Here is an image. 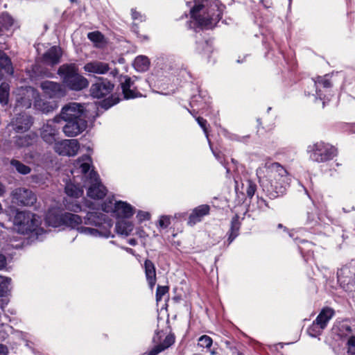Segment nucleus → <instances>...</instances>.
Here are the masks:
<instances>
[{
	"mask_svg": "<svg viewBox=\"0 0 355 355\" xmlns=\"http://www.w3.org/2000/svg\"><path fill=\"white\" fill-rule=\"evenodd\" d=\"M10 86L6 83L0 85V103L6 105L8 102Z\"/></svg>",
	"mask_w": 355,
	"mask_h": 355,
	"instance_id": "obj_36",
	"label": "nucleus"
},
{
	"mask_svg": "<svg viewBox=\"0 0 355 355\" xmlns=\"http://www.w3.org/2000/svg\"><path fill=\"white\" fill-rule=\"evenodd\" d=\"M170 218L166 216H162L159 220V226L162 228H166L170 225Z\"/></svg>",
	"mask_w": 355,
	"mask_h": 355,
	"instance_id": "obj_46",
	"label": "nucleus"
},
{
	"mask_svg": "<svg viewBox=\"0 0 355 355\" xmlns=\"http://www.w3.org/2000/svg\"><path fill=\"white\" fill-rule=\"evenodd\" d=\"M278 227H279V228H280V227H282V224H279V225H278Z\"/></svg>",
	"mask_w": 355,
	"mask_h": 355,
	"instance_id": "obj_61",
	"label": "nucleus"
},
{
	"mask_svg": "<svg viewBox=\"0 0 355 355\" xmlns=\"http://www.w3.org/2000/svg\"><path fill=\"white\" fill-rule=\"evenodd\" d=\"M11 279L8 277H3L0 282V296H7L11 290Z\"/></svg>",
	"mask_w": 355,
	"mask_h": 355,
	"instance_id": "obj_37",
	"label": "nucleus"
},
{
	"mask_svg": "<svg viewBox=\"0 0 355 355\" xmlns=\"http://www.w3.org/2000/svg\"><path fill=\"white\" fill-rule=\"evenodd\" d=\"M189 113H190L191 115H193V113L191 111H189Z\"/></svg>",
	"mask_w": 355,
	"mask_h": 355,
	"instance_id": "obj_63",
	"label": "nucleus"
},
{
	"mask_svg": "<svg viewBox=\"0 0 355 355\" xmlns=\"http://www.w3.org/2000/svg\"><path fill=\"white\" fill-rule=\"evenodd\" d=\"M0 67L3 69L7 73L12 74L13 68L10 59L2 51L0 50Z\"/></svg>",
	"mask_w": 355,
	"mask_h": 355,
	"instance_id": "obj_34",
	"label": "nucleus"
},
{
	"mask_svg": "<svg viewBox=\"0 0 355 355\" xmlns=\"http://www.w3.org/2000/svg\"><path fill=\"white\" fill-rule=\"evenodd\" d=\"M55 150L62 155L73 156L79 149V144L76 139H64L56 142L55 144Z\"/></svg>",
	"mask_w": 355,
	"mask_h": 355,
	"instance_id": "obj_19",
	"label": "nucleus"
},
{
	"mask_svg": "<svg viewBox=\"0 0 355 355\" xmlns=\"http://www.w3.org/2000/svg\"><path fill=\"white\" fill-rule=\"evenodd\" d=\"M125 250L129 253H132L133 252V250L129 248H125Z\"/></svg>",
	"mask_w": 355,
	"mask_h": 355,
	"instance_id": "obj_56",
	"label": "nucleus"
},
{
	"mask_svg": "<svg viewBox=\"0 0 355 355\" xmlns=\"http://www.w3.org/2000/svg\"><path fill=\"white\" fill-rule=\"evenodd\" d=\"M118 73L117 70L114 69L110 72L111 74L115 76Z\"/></svg>",
	"mask_w": 355,
	"mask_h": 355,
	"instance_id": "obj_57",
	"label": "nucleus"
},
{
	"mask_svg": "<svg viewBox=\"0 0 355 355\" xmlns=\"http://www.w3.org/2000/svg\"><path fill=\"white\" fill-rule=\"evenodd\" d=\"M168 291L167 286H158L156 291V300L160 301L163 297Z\"/></svg>",
	"mask_w": 355,
	"mask_h": 355,
	"instance_id": "obj_45",
	"label": "nucleus"
},
{
	"mask_svg": "<svg viewBox=\"0 0 355 355\" xmlns=\"http://www.w3.org/2000/svg\"><path fill=\"white\" fill-rule=\"evenodd\" d=\"M348 273H349L348 268L344 267V268L340 269L337 272V277H338V282H340L341 284H349L350 281L347 279L348 278V275H347Z\"/></svg>",
	"mask_w": 355,
	"mask_h": 355,
	"instance_id": "obj_39",
	"label": "nucleus"
},
{
	"mask_svg": "<svg viewBox=\"0 0 355 355\" xmlns=\"http://www.w3.org/2000/svg\"><path fill=\"white\" fill-rule=\"evenodd\" d=\"M132 17L134 20H138L139 21H143L145 20V17L142 15L140 12H137L135 9H132Z\"/></svg>",
	"mask_w": 355,
	"mask_h": 355,
	"instance_id": "obj_48",
	"label": "nucleus"
},
{
	"mask_svg": "<svg viewBox=\"0 0 355 355\" xmlns=\"http://www.w3.org/2000/svg\"><path fill=\"white\" fill-rule=\"evenodd\" d=\"M67 209L73 212H78L82 210L81 207L80 205L75 203V204H70L67 205Z\"/></svg>",
	"mask_w": 355,
	"mask_h": 355,
	"instance_id": "obj_50",
	"label": "nucleus"
},
{
	"mask_svg": "<svg viewBox=\"0 0 355 355\" xmlns=\"http://www.w3.org/2000/svg\"><path fill=\"white\" fill-rule=\"evenodd\" d=\"M128 243L134 246L137 245V241L135 239H131L128 241Z\"/></svg>",
	"mask_w": 355,
	"mask_h": 355,
	"instance_id": "obj_54",
	"label": "nucleus"
},
{
	"mask_svg": "<svg viewBox=\"0 0 355 355\" xmlns=\"http://www.w3.org/2000/svg\"><path fill=\"white\" fill-rule=\"evenodd\" d=\"M223 8L216 1L195 0L191 17L199 26L212 28L221 19Z\"/></svg>",
	"mask_w": 355,
	"mask_h": 355,
	"instance_id": "obj_3",
	"label": "nucleus"
},
{
	"mask_svg": "<svg viewBox=\"0 0 355 355\" xmlns=\"http://www.w3.org/2000/svg\"><path fill=\"white\" fill-rule=\"evenodd\" d=\"M214 154L215 157H216V159L222 163V161H221V159H220V157L219 156V155H217L215 153H214Z\"/></svg>",
	"mask_w": 355,
	"mask_h": 355,
	"instance_id": "obj_55",
	"label": "nucleus"
},
{
	"mask_svg": "<svg viewBox=\"0 0 355 355\" xmlns=\"http://www.w3.org/2000/svg\"><path fill=\"white\" fill-rule=\"evenodd\" d=\"M40 87L49 98H61L67 94L65 87L60 83L45 80L40 83Z\"/></svg>",
	"mask_w": 355,
	"mask_h": 355,
	"instance_id": "obj_12",
	"label": "nucleus"
},
{
	"mask_svg": "<svg viewBox=\"0 0 355 355\" xmlns=\"http://www.w3.org/2000/svg\"><path fill=\"white\" fill-rule=\"evenodd\" d=\"M60 121L62 120H79L85 119L84 107L78 103H69L62 109L60 114Z\"/></svg>",
	"mask_w": 355,
	"mask_h": 355,
	"instance_id": "obj_13",
	"label": "nucleus"
},
{
	"mask_svg": "<svg viewBox=\"0 0 355 355\" xmlns=\"http://www.w3.org/2000/svg\"><path fill=\"white\" fill-rule=\"evenodd\" d=\"M45 220L49 226L57 227L63 225L64 214L58 209L51 208L49 209Z\"/></svg>",
	"mask_w": 355,
	"mask_h": 355,
	"instance_id": "obj_23",
	"label": "nucleus"
},
{
	"mask_svg": "<svg viewBox=\"0 0 355 355\" xmlns=\"http://www.w3.org/2000/svg\"><path fill=\"white\" fill-rule=\"evenodd\" d=\"M12 200L19 205L31 206L37 201L36 195L30 189L17 188L12 192Z\"/></svg>",
	"mask_w": 355,
	"mask_h": 355,
	"instance_id": "obj_14",
	"label": "nucleus"
},
{
	"mask_svg": "<svg viewBox=\"0 0 355 355\" xmlns=\"http://www.w3.org/2000/svg\"><path fill=\"white\" fill-rule=\"evenodd\" d=\"M0 19L1 23L7 28L10 27L13 24L14 20L12 17L7 13L3 14L1 16Z\"/></svg>",
	"mask_w": 355,
	"mask_h": 355,
	"instance_id": "obj_42",
	"label": "nucleus"
},
{
	"mask_svg": "<svg viewBox=\"0 0 355 355\" xmlns=\"http://www.w3.org/2000/svg\"><path fill=\"white\" fill-rule=\"evenodd\" d=\"M121 88L125 98L129 99L137 97L138 92L135 90L134 81L131 78L124 77V81L121 82Z\"/></svg>",
	"mask_w": 355,
	"mask_h": 355,
	"instance_id": "obj_27",
	"label": "nucleus"
},
{
	"mask_svg": "<svg viewBox=\"0 0 355 355\" xmlns=\"http://www.w3.org/2000/svg\"><path fill=\"white\" fill-rule=\"evenodd\" d=\"M82 223L83 220L80 216L69 212L64 213L63 225H66L73 229L78 230Z\"/></svg>",
	"mask_w": 355,
	"mask_h": 355,
	"instance_id": "obj_28",
	"label": "nucleus"
},
{
	"mask_svg": "<svg viewBox=\"0 0 355 355\" xmlns=\"http://www.w3.org/2000/svg\"><path fill=\"white\" fill-rule=\"evenodd\" d=\"M162 332H156L153 338V342L155 346L148 353H145L143 355H157L168 349L175 343V336L172 334L167 335L163 340H162Z\"/></svg>",
	"mask_w": 355,
	"mask_h": 355,
	"instance_id": "obj_11",
	"label": "nucleus"
},
{
	"mask_svg": "<svg viewBox=\"0 0 355 355\" xmlns=\"http://www.w3.org/2000/svg\"><path fill=\"white\" fill-rule=\"evenodd\" d=\"M65 124L62 126V130L65 136L68 137H73L77 136L85 130L87 125L85 119L79 120H63Z\"/></svg>",
	"mask_w": 355,
	"mask_h": 355,
	"instance_id": "obj_17",
	"label": "nucleus"
},
{
	"mask_svg": "<svg viewBox=\"0 0 355 355\" xmlns=\"http://www.w3.org/2000/svg\"><path fill=\"white\" fill-rule=\"evenodd\" d=\"M334 311L329 307L322 309L313 324L308 329V333L312 337L320 335L326 328L329 320L333 318Z\"/></svg>",
	"mask_w": 355,
	"mask_h": 355,
	"instance_id": "obj_8",
	"label": "nucleus"
},
{
	"mask_svg": "<svg viewBox=\"0 0 355 355\" xmlns=\"http://www.w3.org/2000/svg\"><path fill=\"white\" fill-rule=\"evenodd\" d=\"M8 354V347L6 345L0 344V355H7Z\"/></svg>",
	"mask_w": 355,
	"mask_h": 355,
	"instance_id": "obj_52",
	"label": "nucleus"
},
{
	"mask_svg": "<svg viewBox=\"0 0 355 355\" xmlns=\"http://www.w3.org/2000/svg\"><path fill=\"white\" fill-rule=\"evenodd\" d=\"M60 122V118L56 116L53 119L47 121L42 125L40 129V136L44 141L49 144H55L60 129L58 124Z\"/></svg>",
	"mask_w": 355,
	"mask_h": 355,
	"instance_id": "obj_9",
	"label": "nucleus"
},
{
	"mask_svg": "<svg viewBox=\"0 0 355 355\" xmlns=\"http://www.w3.org/2000/svg\"><path fill=\"white\" fill-rule=\"evenodd\" d=\"M91 166L92 159L89 155H83L78 158L71 171L73 181L79 184L78 178L80 175L83 187H87V196L93 199H101L105 196L107 189L101 183L97 173L94 169H90Z\"/></svg>",
	"mask_w": 355,
	"mask_h": 355,
	"instance_id": "obj_1",
	"label": "nucleus"
},
{
	"mask_svg": "<svg viewBox=\"0 0 355 355\" xmlns=\"http://www.w3.org/2000/svg\"><path fill=\"white\" fill-rule=\"evenodd\" d=\"M209 206L207 205H202L196 207L189 216L188 224L192 226L201 221L202 217L209 214Z\"/></svg>",
	"mask_w": 355,
	"mask_h": 355,
	"instance_id": "obj_25",
	"label": "nucleus"
},
{
	"mask_svg": "<svg viewBox=\"0 0 355 355\" xmlns=\"http://www.w3.org/2000/svg\"><path fill=\"white\" fill-rule=\"evenodd\" d=\"M150 61L146 56L139 55L137 56L133 63L135 69L138 71H146L148 69Z\"/></svg>",
	"mask_w": 355,
	"mask_h": 355,
	"instance_id": "obj_32",
	"label": "nucleus"
},
{
	"mask_svg": "<svg viewBox=\"0 0 355 355\" xmlns=\"http://www.w3.org/2000/svg\"><path fill=\"white\" fill-rule=\"evenodd\" d=\"M240 229V222L237 216H234L231 223L230 234L229 236V242L232 243L234 239L239 235Z\"/></svg>",
	"mask_w": 355,
	"mask_h": 355,
	"instance_id": "obj_35",
	"label": "nucleus"
},
{
	"mask_svg": "<svg viewBox=\"0 0 355 355\" xmlns=\"http://www.w3.org/2000/svg\"><path fill=\"white\" fill-rule=\"evenodd\" d=\"M347 355H355V336H350L347 340Z\"/></svg>",
	"mask_w": 355,
	"mask_h": 355,
	"instance_id": "obj_44",
	"label": "nucleus"
},
{
	"mask_svg": "<svg viewBox=\"0 0 355 355\" xmlns=\"http://www.w3.org/2000/svg\"><path fill=\"white\" fill-rule=\"evenodd\" d=\"M266 179L261 181L263 189L271 198L282 196L289 187L291 178L287 171L279 163H266Z\"/></svg>",
	"mask_w": 355,
	"mask_h": 355,
	"instance_id": "obj_2",
	"label": "nucleus"
},
{
	"mask_svg": "<svg viewBox=\"0 0 355 355\" xmlns=\"http://www.w3.org/2000/svg\"><path fill=\"white\" fill-rule=\"evenodd\" d=\"M189 113H190L191 115H193V113L191 111H189Z\"/></svg>",
	"mask_w": 355,
	"mask_h": 355,
	"instance_id": "obj_62",
	"label": "nucleus"
},
{
	"mask_svg": "<svg viewBox=\"0 0 355 355\" xmlns=\"http://www.w3.org/2000/svg\"><path fill=\"white\" fill-rule=\"evenodd\" d=\"M113 88V84L107 79L101 78L91 86L90 93L94 98H101L110 94Z\"/></svg>",
	"mask_w": 355,
	"mask_h": 355,
	"instance_id": "obj_18",
	"label": "nucleus"
},
{
	"mask_svg": "<svg viewBox=\"0 0 355 355\" xmlns=\"http://www.w3.org/2000/svg\"><path fill=\"white\" fill-rule=\"evenodd\" d=\"M33 107L42 113L48 114L57 108V104L42 99L39 94V96L35 98V101L33 102Z\"/></svg>",
	"mask_w": 355,
	"mask_h": 355,
	"instance_id": "obj_26",
	"label": "nucleus"
},
{
	"mask_svg": "<svg viewBox=\"0 0 355 355\" xmlns=\"http://www.w3.org/2000/svg\"><path fill=\"white\" fill-rule=\"evenodd\" d=\"M307 151L310 153L311 159L317 162L330 160L336 155V150L331 146L323 142H317L309 146Z\"/></svg>",
	"mask_w": 355,
	"mask_h": 355,
	"instance_id": "obj_7",
	"label": "nucleus"
},
{
	"mask_svg": "<svg viewBox=\"0 0 355 355\" xmlns=\"http://www.w3.org/2000/svg\"><path fill=\"white\" fill-rule=\"evenodd\" d=\"M92 205H93L92 204H89V205H87V207H91V209H92V210H94L95 208H94V207H92Z\"/></svg>",
	"mask_w": 355,
	"mask_h": 355,
	"instance_id": "obj_58",
	"label": "nucleus"
},
{
	"mask_svg": "<svg viewBox=\"0 0 355 355\" xmlns=\"http://www.w3.org/2000/svg\"><path fill=\"white\" fill-rule=\"evenodd\" d=\"M83 69L89 73L103 75L110 71V67L108 63L93 60L85 64Z\"/></svg>",
	"mask_w": 355,
	"mask_h": 355,
	"instance_id": "obj_21",
	"label": "nucleus"
},
{
	"mask_svg": "<svg viewBox=\"0 0 355 355\" xmlns=\"http://www.w3.org/2000/svg\"><path fill=\"white\" fill-rule=\"evenodd\" d=\"M103 223L106 224L108 228H104L102 230H98L89 227L81 226L78 228V232L85 235L91 236L93 237H113L112 235L110 228L112 224L110 220L106 221V216L101 212L89 211L87 212L85 217V225H93L96 227H100Z\"/></svg>",
	"mask_w": 355,
	"mask_h": 355,
	"instance_id": "obj_4",
	"label": "nucleus"
},
{
	"mask_svg": "<svg viewBox=\"0 0 355 355\" xmlns=\"http://www.w3.org/2000/svg\"><path fill=\"white\" fill-rule=\"evenodd\" d=\"M196 119L198 123L199 124V125L202 128L204 132L206 135V137H208L207 130V127H206L207 121L205 119H204L203 118L200 117V116L196 117Z\"/></svg>",
	"mask_w": 355,
	"mask_h": 355,
	"instance_id": "obj_47",
	"label": "nucleus"
},
{
	"mask_svg": "<svg viewBox=\"0 0 355 355\" xmlns=\"http://www.w3.org/2000/svg\"><path fill=\"white\" fill-rule=\"evenodd\" d=\"M33 124V119L26 114H20L11 121V125L16 132H26Z\"/></svg>",
	"mask_w": 355,
	"mask_h": 355,
	"instance_id": "obj_20",
	"label": "nucleus"
},
{
	"mask_svg": "<svg viewBox=\"0 0 355 355\" xmlns=\"http://www.w3.org/2000/svg\"><path fill=\"white\" fill-rule=\"evenodd\" d=\"M10 164L17 171V172L21 174L27 175L31 171V169L29 166L24 164L17 159H12L10 162Z\"/></svg>",
	"mask_w": 355,
	"mask_h": 355,
	"instance_id": "obj_38",
	"label": "nucleus"
},
{
	"mask_svg": "<svg viewBox=\"0 0 355 355\" xmlns=\"http://www.w3.org/2000/svg\"><path fill=\"white\" fill-rule=\"evenodd\" d=\"M83 185L80 187L75 183H68L65 187L66 193L73 198H79L83 194Z\"/></svg>",
	"mask_w": 355,
	"mask_h": 355,
	"instance_id": "obj_33",
	"label": "nucleus"
},
{
	"mask_svg": "<svg viewBox=\"0 0 355 355\" xmlns=\"http://www.w3.org/2000/svg\"><path fill=\"white\" fill-rule=\"evenodd\" d=\"M115 228L119 234L128 236L133 230V224L131 222L121 220L116 223Z\"/></svg>",
	"mask_w": 355,
	"mask_h": 355,
	"instance_id": "obj_31",
	"label": "nucleus"
},
{
	"mask_svg": "<svg viewBox=\"0 0 355 355\" xmlns=\"http://www.w3.org/2000/svg\"><path fill=\"white\" fill-rule=\"evenodd\" d=\"M36 139V135L29 133L25 135L17 136L15 138V144L18 147H26L32 145Z\"/></svg>",
	"mask_w": 355,
	"mask_h": 355,
	"instance_id": "obj_30",
	"label": "nucleus"
},
{
	"mask_svg": "<svg viewBox=\"0 0 355 355\" xmlns=\"http://www.w3.org/2000/svg\"><path fill=\"white\" fill-rule=\"evenodd\" d=\"M331 86V84L327 75L322 77L319 76L316 79L311 80V89H309L305 92L307 93V95L314 96L316 99L319 98L320 100H322L323 94L322 92V88L327 89Z\"/></svg>",
	"mask_w": 355,
	"mask_h": 355,
	"instance_id": "obj_16",
	"label": "nucleus"
},
{
	"mask_svg": "<svg viewBox=\"0 0 355 355\" xmlns=\"http://www.w3.org/2000/svg\"><path fill=\"white\" fill-rule=\"evenodd\" d=\"M87 37L89 40L96 44L101 43L103 40V35L98 31L89 33Z\"/></svg>",
	"mask_w": 355,
	"mask_h": 355,
	"instance_id": "obj_40",
	"label": "nucleus"
},
{
	"mask_svg": "<svg viewBox=\"0 0 355 355\" xmlns=\"http://www.w3.org/2000/svg\"><path fill=\"white\" fill-rule=\"evenodd\" d=\"M6 266V258L3 254H0V270L5 268Z\"/></svg>",
	"mask_w": 355,
	"mask_h": 355,
	"instance_id": "obj_51",
	"label": "nucleus"
},
{
	"mask_svg": "<svg viewBox=\"0 0 355 355\" xmlns=\"http://www.w3.org/2000/svg\"><path fill=\"white\" fill-rule=\"evenodd\" d=\"M6 191V186L0 182V196H3Z\"/></svg>",
	"mask_w": 355,
	"mask_h": 355,
	"instance_id": "obj_53",
	"label": "nucleus"
},
{
	"mask_svg": "<svg viewBox=\"0 0 355 355\" xmlns=\"http://www.w3.org/2000/svg\"><path fill=\"white\" fill-rule=\"evenodd\" d=\"M135 26H136V25H135V24H134V26H132V28H133L134 31H135V30H136V27H135Z\"/></svg>",
	"mask_w": 355,
	"mask_h": 355,
	"instance_id": "obj_59",
	"label": "nucleus"
},
{
	"mask_svg": "<svg viewBox=\"0 0 355 355\" xmlns=\"http://www.w3.org/2000/svg\"><path fill=\"white\" fill-rule=\"evenodd\" d=\"M137 217L138 218V219L140 220V221H142V220H148L150 218V214L148 213V212H145V211H139L137 215Z\"/></svg>",
	"mask_w": 355,
	"mask_h": 355,
	"instance_id": "obj_49",
	"label": "nucleus"
},
{
	"mask_svg": "<svg viewBox=\"0 0 355 355\" xmlns=\"http://www.w3.org/2000/svg\"><path fill=\"white\" fill-rule=\"evenodd\" d=\"M58 74L61 77L64 86L71 90L80 91L89 85L87 79L78 73L75 64H62L59 67Z\"/></svg>",
	"mask_w": 355,
	"mask_h": 355,
	"instance_id": "obj_5",
	"label": "nucleus"
},
{
	"mask_svg": "<svg viewBox=\"0 0 355 355\" xmlns=\"http://www.w3.org/2000/svg\"><path fill=\"white\" fill-rule=\"evenodd\" d=\"M61 56V49L57 46H52L43 55V62L53 66L60 62Z\"/></svg>",
	"mask_w": 355,
	"mask_h": 355,
	"instance_id": "obj_24",
	"label": "nucleus"
},
{
	"mask_svg": "<svg viewBox=\"0 0 355 355\" xmlns=\"http://www.w3.org/2000/svg\"><path fill=\"white\" fill-rule=\"evenodd\" d=\"M331 334L335 340L352 336L351 327L345 322H337L331 328Z\"/></svg>",
	"mask_w": 355,
	"mask_h": 355,
	"instance_id": "obj_22",
	"label": "nucleus"
},
{
	"mask_svg": "<svg viewBox=\"0 0 355 355\" xmlns=\"http://www.w3.org/2000/svg\"><path fill=\"white\" fill-rule=\"evenodd\" d=\"M212 339L206 335L202 336L198 340V345L202 347L209 348L212 345Z\"/></svg>",
	"mask_w": 355,
	"mask_h": 355,
	"instance_id": "obj_41",
	"label": "nucleus"
},
{
	"mask_svg": "<svg viewBox=\"0 0 355 355\" xmlns=\"http://www.w3.org/2000/svg\"><path fill=\"white\" fill-rule=\"evenodd\" d=\"M39 96V92L32 87H25L17 89V106L22 108H30L33 101Z\"/></svg>",
	"mask_w": 355,
	"mask_h": 355,
	"instance_id": "obj_10",
	"label": "nucleus"
},
{
	"mask_svg": "<svg viewBox=\"0 0 355 355\" xmlns=\"http://www.w3.org/2000/svg\"><path fill=\"white\" fill-rule=\"evenodd\" d=\"M256 190H257V185H256V184L254 183L251 180H248L247 181V188H246L247 196L250 198H252L253 197V196L254 195V193H255Z\"/></svg>",
	"mask_w": 355,
	"mask_h": 355,
	"instance_id": "obj_43",
	"label": "nucleus"
},
{
	"mask_svg": "<svg viewBox=\"0 0 355 355\" xmlns=\"http://www.w3.org/2000/svg\"><path fill=\"white\" fill-rule=\"evenodd\" d=\"M41 224L40 218L30 211H17L14 218V225L21 234L35 232L36 234L42 230L39 226Z\"/></svg>",
	"mask_w": 355,
	"mask_h": 355,
	"instance_id": "obj_6",
	"label": "nucleus"
},
{
	"mask_svg": "<svg viewBox=\"0 0 355 355\" xmlns=\"http://www.w3.org/2000/svg\"><path fill=\"white\" fill-rule=\"evenodd\" d=\"M111 205H105L103 211L109 212L113 211L117 216L121 218H130L134 214L133 207L128 203L123 201H115L114 205L110 201Z\"/></svg>",
	"mask_w": 355,
	"mask_h": 355,
	"instance_id": "obj_15",
	"label": "nucleus"
},
{
	"mask_svg": "<svg viewBox=\"0 0 355 355\" xmlns=\"http://www.w3.org/2000/svg\"><path fill=\"white\" fill-rule=\"evenodd\" d=\"M145 273L146 279L151 288H153L156 283V272L153 263L150 260H146L144 263Z\"/></svg>",
	"mask_w": 355,
	"mask_h": 355,
	"instance_id": "obj_29",
	"label": "nucleus"
},
{
	"mask_svg": "<svg viewBox=\"0 0 355 355\" xmlns=\"http://www.w3.org/2000/svg\"><path fill=\"white\" fill-rule=\"evenodd\" d=\"M115 103H116V102L112 103V104L109 105V106H108V107H110V106H112V105H114Z\"/></svg>",
	"mask_w": 355,
	"mask_h": 355,
	"instance_id": "obj_60",
	"label": "nucleus"
},
{
	"mask_svg": "<svg viewBox=\"0 0 355 355\" xmlns=\"http://www.w3.org/2000/svg\"><path fill=\"white\" fill-rule=\"evenodd\" d=\"M189 113H190L191 115H193V113L191 111H189Z\"/></svg>",
	"mask_w": 355,
	"mask_h": 355,
	"instance_id": "obj_64",
	"label": "nucleus"
}]
</instances>
